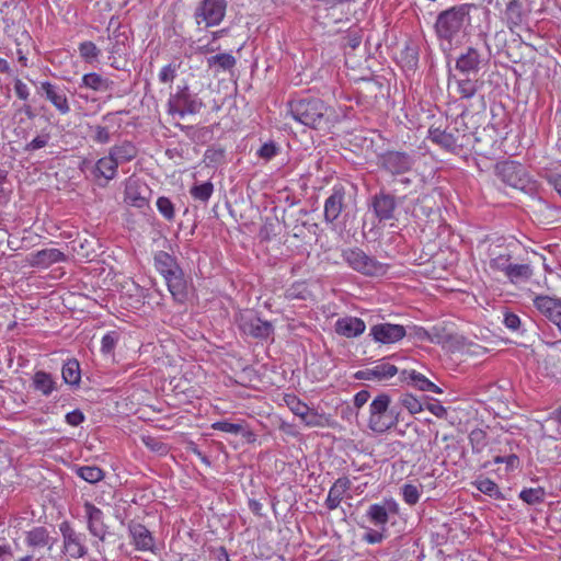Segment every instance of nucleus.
I'll use <instances>...</instances> for the list:
<instances>
[{"label": "nucleus", "mask_w": 561, "mask_h": 561, "mask_svg": "<svg viewBox=\"0 0 561 561\" xmlns=\"http://www.w3.org/2000/svg\"><path fill=\"white\" fill-rule=\"evenodd\" d=\"M290 114L298 123L311 128H329L332 110L319 99H299L289 103Z\"/></svg>", "instance_id": "1"}, {"label": "nucleus", "mask_w": 561, "mask_h": 561, "mask_svg": "<svg viewBox=\"0 0 561 561\" xmlns=\"http://www.w3.org/2000/svg\"><path fill=\"white\" fill-rule=\"evenodd\" d=\"M153 259L154 266L165 279L168 289L173 298L178 301H183L186 297V282L175 259L164 251L157 252Z\"/></svg>", "instance_id": "2"}, {"label": "nucleus", "mask_w": 561, "mask_h": 561, "mask_svg": "<svg viewBox=\"0 0 561 561\" xmlns=\"http://www.w3.org/2000/svg\"><path fill=\"white\" fill-rule=\"evenodd\" d=\"M391 399L387 393L378 394L369 404L368 427L376 434H383L399 422V412L390 409Z\"/></svg>", "instance_id": "3"}, {"label": "nucleus", "mask_w": 561, "mask_h": 561, "mask_svg": "<svg viewBox=\"0 0 561 561\" xmlns=\"http://www.w3.org/2000/svg\"><path fill=\"white\" fill-rule=\"evenodd\" d=\"M470 4L453 7L442 12L435 24L436 34L439 38L450 42L469 23Z\"/></svg>", "instance_id": "4"}, {"label": "nucleus", "mask_w": 561, "mask_h": 561, "mask_svg": "<svg viewBox=\"0 0 561 561\" xmlns=\"http://www.w3.org/2000/svg\"><path fill=\"white\" fill-rule=\"evenodd\" d=\"M342 257L352 270L367 276H380L387 272V265L367 255L359 248L343 250Z\"/></svg>", "instance_id": "5"}, {"label": "nucleus", "mask_w": 561, "mask_h": 561, "mask_svg": "<svg viewBox=\"0 0 561 561\" xmlns=\"http://www.w3.org/2000/svg\"><path fill=\"white\" fill-rule=\"evenodd\" d=\"M204 106L203 101L195 94H191L187 87L171 94L168 100V112L183 118L186 115L197 114Z\"/></svg>", "instance_id": "6"}, {"label": "nucleus", "mask_w": 561, "mask_h": 561, "mask_svg": "<svg viewBox=\"0 0 561 561\" xmlns=\"http://www.w3.org/2000/svg\"><path fill=\"white\" fill-rule=\"evenodd\" d=\"M238 325L240 330L248 335L256 339H267L273 333V325L256 317L251 310H245L238 316Z\"/></svg>", "instance_id": "7"}, {"label": "nucleus", "mask_w": 561, "mask_h": 561, "mask_svg": "<svg viewBox=\"0 0 561 561\" xmlns=\"http://www.w3.org/2000/svg\"><path fill=\"white\" fill-rule=\"evenodd\" d=\"M82 507L90 535L103 542L108 534V526L104 522L103 511L89 501H85Z\"/></svg>", "instance_id": "8"}, {"label": "nucleus", "mask_w": 561, "mask_h": 561, "mask_svg": "<svg viewBox=\"0 0 561 561\" xmlns=\"http://www.w3.org/2000/svg\"><path fill=\"white\" fill-rule=\"evenodd\" d=\"M496 175L506 185L523 190L527 183L526 172L522 164L515 161H504L496 164Z\"/></svg>", "instance_id": "9"}, {"label": "nucleus", "mask_w": 561, "mask_h": 561, "mask_svg": "<svg viewBox=\"0 0 561 561\" xmlns=\"http://www.w3.org/2000/svg\"><path fill=\"white\" fill-rule=\"evenodd\" d=\"M60 531L64 539V552L72 559L83 558L88 552L84 535L77 533L67 523L60 525Z\"/></svg>", "instance_id": "10"}, {"label": "nucleus", "mask_w": 561, "mask_h": 561, "mask_svg": "<svg viewBox=\"0 0 561 561\" xmlns=\"http://www.w3.org/2000/svg\"><path fill=\"white\" fill-rule=\"evenodd\" d=\"M226 0H204L197 9V23H205L206 26L218 25L226 13Z\"/></svg>", "instance_id": "11"}, {"label": "nucleus", "mask_w": 561, "mask_h": 561, "mask_svg": "<svg viewBox=\"0 0 561 561\" xmlns=\"http://www.w3.org/2000/svg\"><path fill=\"white\" fill-rule=\"evenodd\" d=\"M483 84L482 80L470 76L457 77L456 75H449L448 77V88L453 89L462 100L474 98L483 88Z\"/></svg>", "instance_id": "12"}, {"label": "nucleus", "mask_w": 561, "mask_h": 561, "mask_svg": "<svg viewBox=\"0 0 561 561\" xmlns=\"http://www.w3.org/2000/svg\"><path fill=\"white\" fill-rule=\"evenodd\" d=\"M405 329L400 324L379 323L370 328L369 335L380 344H393L405 336Z\"/></svg>", "instance_id": "13"}, {"label": "nucleus", "mask_w": 561, "mask_h": 561, "mask_svg": "<svg viewBox=\"0 0 561 561\" xmlns=\"http://www.w3.org/2000/svg\"><path fill=\"white\" fill-rule=\"evenodd\" d=\"M399 373V369L386 359L376 362L371 367L359 370L356 377L368 381H387Z\"/></svg>", "instance_id": "14"}, {"label": "nucleus", "mask_w": 561, "mask_h": 561, "mask_svg": "<svg viewBox=\"0 0 561 561\" xmlns=\"http://www.w3.org/2000/svg\"><path fill=\"white\" fill-rule=\"evenodd\" d=\"M39 90L61 115L70 112V104L65 88L53 84L49 81H43L41 82Z\"/></svg>", "instance_id": "15"}, {"label": "nucleus", "mask_w": 561, "mask_h": 561, "mask_svg": "<svg viewBox=\"0 0 561 561\" xmlns=\"http://www.w3.org/2000/svg\"><path fill=\"white\" fill-rule=\"evenodd\" d=\"M382 167L391 174H401L411 170L413 158L401 151H388L381 156Z\"/></svg>", "instance_id": "16"}, {"label": "nucleus", "mask_w": 561, "mask_h": 561, "mask_svg": "<svg viewBox=\"0 0 561 561\" xmlns=\"http://www.w3.org/2000/svg\"><path fill=\"white\" fill-rule=\"evenodd\" d=\"M345 188L342 185H334L331 195L324 202V219L327 222H334L345 208Z\"/></svg>", "instance_id": "17"}, {"label": "nucleus", "mask_w": 561, "mask_h": 561, "mask_svg": "<svg viewBox=\"0 0 561 561\" xmlns=\"http://www.w3.org/2000/svg\"><path fill=\"white\" fill-rule=\"evenodd\" d=\"M67 256L59 249L50 248L32 252L27 255V263L32 267L47 268L55 263L65 262Z\"/></svg>", "instance_id": "18"}, {"label": "nucleus", "mask_w": 561, "mask_h": 561, "mask_svg": "<svg viewBox=\"0 0 561 561\" xmlns=\"http://www.w3.org/2000/svg\"><path fill=\"white\" fill-rule=\"evenodd\" d=\"M398 512V503L393 499L386 500L383 504H371L366 513L367 518L375 526L385 529L389 520V513Z\"/></svg>", "instance_id": "19"}, {"label": "nucleus", "mask_w": 561, "mask_h": 561, "mask_svg": "<svg viewBox=\"0 0 561 561\" xmlns=\"http://www.w3.org/2000/svg\"><path fill=\"white\" fill-rule=\"evenodd\" d=\"M482 62L481 54L470 47L457 58L455 67L462 76H470L478 73Z\"/></svg>", "instance_id": "20"}, {"label": "nucleus", "mask_w": 561, "mask_h": 561, "mask_svg": "<svg viewBox=\"0 0 561 561\" xmlns=\"http://www.w3.org/2000/svg\"><path fill=\"white\" fill-rule=\"evenodd\" d=\"M373 208L376 217L380 221L390 220L394 217L397 202L394 196L390 194L379 193L373 198Z\"/></svg>", "instance_id": "21"}, {"label": "nucleus", "mask_w": 561, "mask_h": 561, "mask_svg": "<svg viewBox=\"0 0 561 561\" xmlns=\"http://www.w3.org/2000/svg\"><path fill=\"white\" fill-rule=\"evenodd\" d=\"M148 187L138 180H128L125 187L124 201L126 204L137 208H144L148 205L146 193Z\"/></svg>", "instance_id": "22"}, {"label": "nucleus", "mask_w": 561, "mask_h": 561, "mask_svg": "<svg viewBox=\"0 0 561 561\" xmlns=\"http://www.w3.org/2000/svg\"><path fill=\"white\" fill-rule=\"evenodd\" d=\"M365 329V322L357 317H343L335 322V332L348 339L359 336Z\"/></svg>", "instance_id": "23"}, {"label": "nucleus", "mask_w": 561, "mask_h": 561, "mask_svg": "<svg viewBox=\"0 0 561 561\" xmlns=\"http://www.w3.org/2000/svg\"><path fill=\"white\" fill-rule=\"evenodd\" d=\"M129 535L137 550L151 551L154 546V539L151 533L141 524L130 523L128 525Z\"/></svg>", "instance_id": "24"}, {"label": "nucleus", "mask_w": 561, "mask_h": 561, "mask_svg": "<svg viewBox=\"0 0 561 561\" xmlns=\"http://www.w3.org/2000/svg\"><path fill=\"white\" fill-rule=\"evenodd\" d=\"M400 379L403 382L421 390V391H430L434 393H442L443 390L433 383L430 379H427L423 374L416 370H402L400 373Z\"/></svg>", "instance_id": "25"}, {"label": "nucleus", "mask_w": 561, "mask_h": 561, "mask_svg": "<svg viewBox=\"0 0 561 561\" xmlns=\"http://www.w3.org/2000/svg\"><path fill=\"white\" fill-rule=\"evenodd\" d=\"M351 488V480L346 477L339 478L329 490L325 506L330 511L336 510Z\"/></svg>", "instance_id": "26"}, {"label": "nucleus", "mask_w": 561, "mask_h": 561, "mask_svg": "<svg viewBox=\"0 0 561 561\" xmlns=\"http://www.w3.org/2000/svg\"><path fill=\"white\" fill-rule=\"evenodd\" d=\"M32 388L42 396L49 397L58 389V383L51 374L45 370H37L32 377Z\"/></svg>", "instance_id": "27"}, {"label": "nucleus", "mask_w": 561, "mask_h": 561, "mask_svg": "<svg viewBox=\"0 0 561 561\" xmlns=\"http://www.w3.org/2000/svg\"><path fill=\"white\" fill-rule=\"evenodd\" d=\"M25 543L33 549L46 547L48 550H51L55 539L49 536L45 527H34L25 534Z\"/></svg>", "instance_id": "28"}, {"label": "nucleus", "mask_w": 561, "mask_h": 561, "mask_svg": "<svg viewBox=\"0 0 561 561\" xmlns=\"http://www.w3.org/2000/svg\"><path fill=\"white\" fill-rule=\"evenodd\" d=\"M108 156L117 165H119L135 159L137 156V148L131 141L124 140L112 146L108 150Z\"/></svg>", "instance_id": "29"}, {"label": "nucleus", "mask_w": 561, "mask_h": 561, "mask_svg": "<svg viewBox=\"0 0 561 561\" xmlns=\"http://www.w3.org/2000/svg\"><path fill=\"white\" fill-rule=\"evenodd\" d=\"M428 138L433 142L451 152H455L459 147H461L458 141V136L446 130H440L439 128H431L428 130Z\"/></svg>", "instance_id": "30"}, {"label": "nucleus", "mask_w": 561, "mask_h": 561, "mask_svg": "<svg viewBox=\"0 0 561 561\" xmlns=\"http://www.w3.org/2000/svg\"><path fill=\"white\" fill-rule=\"evenodd\" d=\"M118 165L107 154L100 158L92 170V174L95 179H104L106 182L113 180L117 174Z\"/></svg>", "instance_id": "31"}, {"label": "nucleus", "mask_w": 561, "mask_h": 561, "mask_svg": "<svg viewBox=\"0 0 561 561\" xmlns=\"http://www.w3.org/2000/svg\"><path fill=\"white\" fill-rule=\"evenodd\" d=\"M81 87L91 89L98 92H107L112 89V81L102 77L96 72L85 73L82 77Z\"/></svg>", "instance_id": "32"}, {"label": "nucleus", "mask_w": 561, "mask_h": 561, "mask_svg": "<svg viewBox=\"0 0 561 561\" xmlns=\"http://www.w3.org/2000/svg\"><path fill=\"white\" fill-rule=\"evenodd\" d=\"M61 377L65 383L69 386H79L81 380L80 364L77 359H68L61 369Z\"/></svg>", "instance_id": "33"}, {"label": "nucleus", "mask_w": 561, "mask_h": 561, "mask_svg": "<svg viewBox=\"0 0 561 561\" xmlns=\"http://www.w3.org/2000/svg\"><path fill=\"white\" fill-rule=\"evenodd\" d=\"M128 41V35L126 32H121L118 30L114 31L111 36H108V46L106 47L110 56L108 58H114L116 55L121 56L124 50L126 43Z\"/></svg>", "instance_id": "34"}, {"label": "nucleus", "mask_w": 561, "mask_h": 561, "mask_svg": "<svg viewBox=\"0 0 561 561\" xmlns=\"http://www.w3.org/2000/svg\"><path fill=\"white\" fill-rule=\"evenodd\" d=\"M533 275V268L529 264H511L505 277L513 284L527 280Z\"/></svg>", "instance_id": "35"}, {"label": "nucleus", "mask_w": 561, "mask_h": 561, "mask_svg": "<svg viewBox=\"0 0 561 561\" xmlns=\"http://www.w3.org/2000/svg\"><path fill=\"white\" fill-rule=\"evenodd\" d=\"M236 58L229 53L217 54L207 58V66L217 71H227L236 66Z\"/></svg>", "instance_id": "36"}, {"label": "nucleus", "mask_w": 561, "mask_h": 561, "mask_svg": "<svg viewBox=\"0 0 561 561\" xmlns=\"http://www.w3.org/2000/svg\"><path fill=\"white\" fill-rule=\"evenodd\" d=\"M80 57L90 65H94L99 62V58L101 56V49L96 46L95 43L91 41H84L79 44L78 47Z\"/></svg>", "instance_id": "37"}, {"label": "nucleus", "mask_w": 561, "mask_h": 561, "mask_svg": "<svg viewBox=\"0 0 561 561\" xmlns=\"http://www.w3.org/2000/svg\"><path fill=\"white\" fill-rule=\"evenodd\" d=\"M511 264V254L508 251H500L499 253L493 251L491 253L489 266L493 272H501L505 275Z\"/></svg>", "instance_id": "38"}, {"label": "nucleus", "mask_w": 561, "mask_h": 561, "mask_svg": "<svg viewBox=\"0 0 561 561\" xmlns=\"http://www.w3.org/2000/svg\"><path fill=\"white\" fill-rule=\"evenodd\" d=\"M76 473L89 483H98L104 479V471L96 466H80Z\"/></svg>", "instance_id": "39"}, {"label": "nucleus", "mask_w": 561, "mask_h": 561, "mask_svg": "<svg viewBox=\"0 0 561 561\" xmlns=\"http://www.w3.org/2000/svg\"><path fill=\"white\" fill-rule=\"evenodd\" d=\"M214 193V185L207 181L202 184H195L191 187L190 194L196 201L207 203Z\"/></svg>", "instance_id": "40"}, {"label": "nucleus", "mask_w": 561, "mask_h": 561, "mask_svg": "<svg viewBox=\"0 0 561 561\" xmlns=\"http://www.w3.org/2000/svg\"><path fill=\"white\" fill-rule=\"evenodd\" d=\"M422 489L423 486L421 484L404 483L401 486L403 501L409 505H415L421 497Z\"/></svg>", "instance_id": "41"}, {"label": "nucleus", "mask_w": 561, "mask_h": 561, "mask_svg": "<svg viewBox=\"0 0 561 561\" xmlns=\"http://www.w3.org/2000/svg\"><path fill=\"white\" fill-rule=\"evenodd\" d=\"M118 341L119 333L117 331L105 333L101 340V352L105 355L112 354Z\"/></svg>", "instance_id": "42"}, {"label": "nucleus", "mask_w": 561, "mask_h": 561, "mask_svg": "<svg viewBox=\"0 0 561 561\" xmlns=\"http://www.w3.org/2000/svg\"><path fill=\"white\" fill-rule=\"evenodd\" d=\"M399 402L411 414H416V413H420L423 411V405H422L421 401L416 397H414L410 393L402 394L399 399Z\"/></svg>", "instance_id": "43"}, {"label": "nucleus", "mask_w": 561, "mask_h": 561, "mask_svg": "<svg viewBox=\"0 0 561 561\" xmlns=\"http://www.w3.org/2000/svg\"><path fill=\"white\" fill-rule=\"evenodd\" d=\"M519 497L527 504H538L545 499V491L541 488L524 489Z\"/></svg>", "instance_id": "44"}, {"label": "nucleus", "mask_w": 561, "mask_h": 561, "mask_svg": "<svg viewBox=\"0 0 561 561\" xmlns=\"http://www.w3.org/2000/svg\"><path fill=\"white\" fill-rule=\"evenodd\" d=\"M469 440L474 453H481L486 446V434L480 428L471 431Z\"/></svg>", "instance_id": "45"}, {"label": "nucleus", "mask_w": 561, "mask_h": 561, "mask_svg": "<svg viewBox=\"0 0 561 561\" xmlns=\"http://www.w3.org/2000/svg\"><path fill=\"white\" fill-rule=\"evenodd\" d=\"M301 421L309 427H322L325 425L327 419L324 415L319 414L317 411L309 408Z\"/></svg>", "instance_id": "46"}, {"label": "nucleus", "mask_w": 561, "mask_h": 561, "mask_svg": "<svg viewBox=\"0 0 561 561\" xmlns=\"http://www.w3.org/2000/svg\"><path fill=\"white\" fill-rule=\"evenodd\" d=\"M505 16L508 21L517 24L522 18V4L518 0H508L505 10Z\"/></svg>", "instance_id": "47"}, {"label": "nucleus", "mask_w": 561, "mask_h": 561, "mask_svg": "<svg viewBox=\"0 0 561 561\" xmlns=\"http://www.w3.org/2000/svg\"><path fill=\"white\" fill-rule=\"evenodd\" d=\"M280 151V148L279 146H277L274 141H268V142H265L263 144L260 149L257 150L256 154L265 160V161H270L272 160L274 157H276Z\"/></svg>", "instance_id": "48"}, {"label": "nucleus", "mask_w": 561, "mask_h": 561, "mask_svg": "<svg viewBox=\"0 0 561 561\" xmlns=\"http://www.w3.org/2000/svg\"><path fill=\"white\" fill-rule=\"evenodd\" d=\"M286 403H287V407L289 408V410L296 415L298 416L300 420L302 419V416L305 415V413L307 412V410L309 409V407L301 402L298 398H296L295 396H288L286 397L285 399Z\"/></svg>", "instance_id": "49"}, {"label": "nucleus", "mask_w": 561, "mask_h": 561, "mask_svg": "<svg viewBox=\"0 0 561 561\" xmlns=\"http://www.w3.org/2000/svg\"><path fill=\"white\" fill-rule=\"evenodd\" d=\"M477 489L490 496L499 494L497 484L489 478H480L476 481Z\"/></svg>", "instance_id": "50"}, {"label": "nucleus", "mask_w": 561, "mask_h": 561, "mask_svg": "<svg viewBox=\"0 0 561 561\" xmlns=\"http://www.w3.org/2000/svg\"><path fill=\"white\" fill-rule=\"evenodd\" d=\"M211 428L229 434L238 435L242 432L243 427L238 423H230L228 421H218L211 424Z\"/></svg>", "instance_id": "51"}, {"label": "nucleus", "mask_w": 561, "mask_h": 561, "mask_svg": "<svg viewBox=\"0 0 561 561\" xmlns=\"http://www.w3.org/2000/svg\"><path fill=\"white\" fill-rule=\"evenodd\" d=\"M157 208L160 214L168 220L173 219L174 217V207L172 202L164 196H161L157 201Z\"/></svg>", "instance_id": "52"}, {"label": "nucleus", "mask_w": 561, "mask_h": 561, "mask_svg": "<svg viewBox=\"0 0 561 561\" xmlns=\"http://www.w3.org/2000/svg\"><path fill=\"white\" fill-rule=\"evenodd\" d=\"M50 135L49 133L43 131L42 134L37 135L33 140H31L25 146V151H35L38 149H42L46 147L49 142Z\"/></svg>", "instance_id": "53"}, {"label": "nucleus", "mask_w": 561, "mask_h": 561, "mask_svg": "<svg viewBox=\"0 0 561 561\" xmlns=\"http://www.w3.org/2000/svg\"><path fill=\"white\" fill-rule=\"evenodd\" d=\"M225 151L221 148H209L205 151L204 160L207 164H218L222 161Z\"/></svg>", "instance_id": "54"}, {"label": "nucleus", "mask_w": 561, "mask_h": 561, "mask_svg": "<svg viewBox=\"0 0 561 561\" xmlns=\"http://www.w3.org/2000/svg\"><path fill=\"white\" fill-rule=\"evenodd\" d=\"M547 180L551 186L561 196V165L556 167L547 172Z\"/></svg>", "instance_id": "55"}, {"label": "nucleus", "mask_w": 561, "mask_h": 561, "mask_svg": "<svg viewBox=\"0 0 561 561\" xmlns=\"http://www.w3.org/2000/svg\"><path fill=\"white\" fill-rule=\"evenodd\" d=\"M93 130H94L93 140L95 142L101 144V145L110 142L111 134H110V130L107 127L96 125L93 127Z\"/></svg>", "instance_id": "56"}, {"label": "nucleus", "mask_w": 561, "mask_h": 561, "mask_svg": "<svg viewBox=\"0 0 561 561\" xmlns=\"http://www.w3.org/2000/svg\"><path fill=\"white\" fill-rule=\"evenodd\" d=\"M175 76H176L175 67L172 66L171 64H169L161 68L160 72L158 75V78H159V81L162 83H170L174 80Z\"/></svg>", "instance_id": "57"}, {"label": "nucleus", "mask_w": 561, "mask_h": 561, "mask_svg": "<svg viewBox=\"0 0 561 561\" xmlns=\"http://www.w3.org/2000/svg\"><path fill=\"white\" fill-rule=\"evenodd\" d=\"M307 288L305 284H296L286 290V297L289 299H304Z\"/></svg>", "instance_id": "58"}, {"label": "nucleus", "mask_w": 561, "mask_h": 561, "mask_svg": "<svg viewBox=\"0 0 561 561\" xmlns=\"http://www.w3.org/2000/svg\"><path fill=\"white\" fill-rule=\"evenodd\" d=\"M14 92L20 100L26 101L30 96L28 87L20 79L14 82Z\"/></svg>", "instance_id": "59"}, {"label": "nucleus", "mask_w": 561, "mask_h": 561, "mask_svg": "<svg viewBox=\"0 0 561 561\" xmlns=\"http://www.w3.org/2000/svg\"><path fill=\"white\" fill-rule=\"evenodd\" d=\"M84 419V414L80 410H73L66 414V422L71 426L80 425Z\"/></svg>", "instance_id": "60"}, {"label": "nucleus", "mask_w": 561, "mask_h": 561, "mask_svg": "<svg viewBox=\"0 0 561 561\" xmlns=\"http://www.w3.org/2000/svg\"><path fill=\"white\" fill-rule=\"evenodd\" d=\"M503 323L507 329L515 331L520 325V319L515 313H505Z\"/></svg>", "instance_id": "61"}, {"label": "nucleus", "mask_w": 561, "mask_h": 561, "mask_svg": "<svg viewBox=\"0 0 561 561\" xmlns=\"http://www.w3.org/2000/svg\"><path fill=\"white\" fill-rule=\"evenodd\" d=\"M369 391L367 390H360L358 391L355 396H354V405L357 408V409H360L362 407H364L367 401L369 400Z\"/></svg>", "instance_id": "62"}, {"label": "nucleus", "mask_w": 561, "mask_h": 561, "mask_svg": "<svg viewBox=\"0 0 561 561\" xmlns=\"http://www.w3.org/2000/svg\"><path fill=\"white\" fill-rule=\"evenodd\" d=\"M364 540L370 545L379 543L383 540V535L377 530L369 529V531L364 535Z\"/></svg>", "instance_id": "63"}, {"label": "nucleus", "mask_w": 561, "mask_h": 561, "mask_svg": "<svg viewBox=\"0 0 561 561\" xmlns=\"http://www.w3.org/2000/svg\"><path fill=\"white\" fill-rule=\"evenodd\" d=\"M211 559L214 561H229V556L225 548H219L213 552Z\"/></svg>", "instance_id": "64"}]
</instances>
